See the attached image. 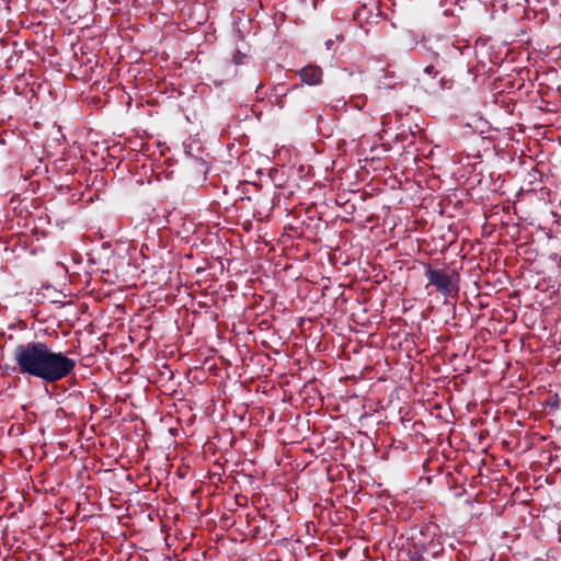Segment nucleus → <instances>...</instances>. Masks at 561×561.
Returning <instances> with one entry per match:
<instances>
[{"instance_id": "nucleus-5", "label": "nucleus", "mask_w": 561, "mask_h": 561, "mask_svg": "<svg viewBox=\"0 0 561 561\" xmlns=\"http://www.w3.org/2000/svg\"><path fill=\"white\" fill-rule=\"evenodd\" d=\"M330 106H332L334 110H345L347 106V102L344 100V98L336 99L335 101H332L330 103Z\"/></svg>"}, {"instance_id": "nucleus-1", "label": "nucleus", "mask_w": 561, "mask_h": 561, "mask_svg": "<svg viewBox=\"0 0 561 561\" xmlns=\"http://www.w3.org/2000/svg\"><path fill=\"white\" fill-rule=\"evenodd\" d=\"M14 369L19 374L55 383L73 374L77 362L64 352H55L43 341L18 344L12 351Z\"/></svg>"}, {"instance_id": "nucleus-7", "label": "nucleus", "mask_w": 561, "mask_h": 561, "mask_svg": "<svg viewBox=\"0 0 561 561\" xmlns=\"http://www.w3.org/2000/svg\"><path fill=\"white\" fill-rule=\"evenodd\" d=\"M424 72L432 76V75H436L437 71L435 70L434 66L430 65V66H426L424 68Z\"/></svg>"}, {"instance_id": "nucleus-6", "label": "nucleus", "mask_w": 561, "mask_h": 561, "mask_svg": "<svg viewBox=\"0 0 561 561\" xmlns=\"http://www.w3.org/2000/svg\"><path fill=\"white\" fill-rule=\"evenodd\" d=\"M351 102L354 104V106H355L356 108L362 110V108H363V106H364V105H365V103H366V98H364V96H358V98H356L355 100L353 99Z\"/></svg>"}, {"instance_id": "nucleus-3", "label": "nucleus", "mask_w": 561, "mask_h": 561, "mask_svg": "<svg viewBox=\"0 0 561 561\" xmlns=\"http://www.w3.org/2000/svg\"><path fill=\"white\" fill-rule=\"evenodd\" d=\"M301 81L308 85H317L322 82V69L318 66L308 65L298 72Z\"/></svg>"}, {"instance_id": "nucleus-2", "label": "nucleus", "mask_w": 561, "mask_h": 561, "mask_svg": "<svg viewBox=\"0 0 561 561\" xmlns=\"http://www.w3.org/2000/svg\"><path fill=\"white\" fill-rule=\"evenodd\" d=\"M425 276L437 293L445 298H455L458 296V274L449 273L442 268H433L430 264L425 265Z\"/></svg>"}, {"instance_id": "nucleus-8", "label": "nucleus", "mask_w": 561, "mask_h": 561, "mask_svg": "<svg viewBox=\"0 0 561 561\" xmlns=\"http://www.w3.org/2000/svg\"><path fill=\"white\" fill-rule=\"evenodd\" d=\"M285 95H286V93H282V94H279V95H278V96H279V99L275 102L276 106H278L279 108H283V107L285 106L284 101H283V99H282V98H283V96H285Z\"/></svg>"}, {"instance_id": "nucleus-4", "label": "nucleus", "mask_w": 561, "mask_h": 561, "mask_svg": "<svg viewBox=\"0 0 561 561\" xmlns=\"http://www.w3.org/2000/svg\"><path fill=\"white\" fill-rule=\"evenodd\" d=\"M247 58V53L242 50L241 47H237L234 55H233V62L237 65H241L244 62V59Z\"/></svg>"}]
</instances>
